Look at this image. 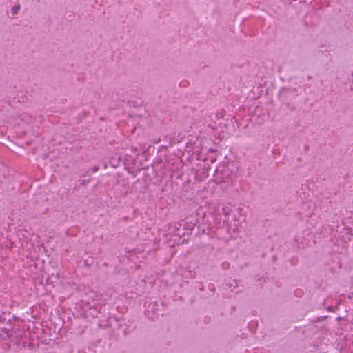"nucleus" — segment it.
<instances>
[{"label": "nucleus", "instance_id": "nucleus-1", "mask_svg": "<svg viewBox=\"0 0 353 353\" xmlns=\"http://www.w3.org/2000/svg\"><path fill=\"white\" fill-rule=\"evenodd\" d=\"M20 9V6L19 5H15L14 6L12 9H11V12L13 14H15L18 12V11Z\"/></svg>", "mask_w": 353, "mask_h": 353}]
</instances>
